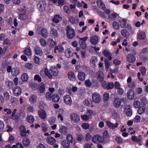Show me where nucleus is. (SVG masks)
Listing matches in <instances>:
<instances>
[{
	"instance_id": "3",
	"label": "nucleus",
	"mask_w": 148,
	"mask_h": 148,
	"mask_svg": "<svg viewBox=\"0 0 148 148\" xmlns=\"http://www.w3.org/2000/svg\"><path fill=\"white\" fill-rule=\"evenodd\" d=\"M79 39V43L80 47L83 49H84L87 47V45L85 41L87 40L88 37L85 36L83 38L78 37Z\"/></svg>"
},
{
	"instance_id": "6",
	"label": "nucleus",
	"mask_w": 148,
	"mask_h": 148,
	"mask_svg": "<svg viewBox=\"0 0 148 148\" xmlns=\"http://www.w3.org/2000/svg\"><path fill=\"white\" fill-rule=\"evenodd\" d=\"M46 6L45 1H40L37 5L38 8L40 11L45 10Z\"/></svg>"
},
{
	"instance_id": "38",
	"label": "nucleus",
	"mask_w": 148,
	"mask_h": 148,
	"mask_svg": "<svg viewBox=\"0 0 148 148\" xmlns=\"http://www.w3.org/2000/svg\"><path fill=\"white\" fill-rule=\"evenodd\" d=\"M50 71L53 74V75L54 76H57L58 73V71L56 68H52L50 69Z\"/></svg>"
},
{
	"instance_id": "10",
	"label": "nucleus",
	"mask_w": 148,
	"mask_h": 148,
	"mask_svg": "<svg viewBox=\"0 0 148 148\" xmlns=\"http://www.w3.org/2000/svg\"><path fill=\"white\" fill-rule=\"evenodd\" d=\"M64 101L66 105H71L72 102V100L71 96L69 95H66L64 96Z\"/></svg>"
},
{
	"instance_id": "63",
	"label": "nucleus",
	"mask_w": 148,
	"mask_h": 148,
	"mask_svg": "<svg viewBox=\"0 0 148 148\" xmlns=\"http://www.w3.org/2000/svg\"><path fill=\"white\" fill-rule=\"evenodd\" d=\"M140 117L138 115L136 116L133 119L134 123H138L140 121Z\"/></svg>"
},
{
	"instance_id": "26",
	"label": "nucleus",
	"mask_w": 148,
	"mask_h": 148,
	"mask_svg": "<svg viewBox=\"0 0 148 148\" xmlns=\"http://www.w3.org/2000/svg\"><path fill=\"white\" fill-rule=\"evenodd\" d=\"M61 145L64 148H70V143L66 140H64L61 142Z\"/></svg>"
},
{
	"instance_id": "58",
	"label": "nucleus",
	"mask_w": 148,
	"mask_h": 148,
	"mask_svg": "<svg viewBox=\"0 0 148 148\" xmlns=\"http://www.w3.org/2000/svg\"><path fill=\"white\" fill-rule=\"evenodd\" d=\"M82 127L84 129L87 130L89 128L90 125L87 123H84L82 124Z\"/></svg>"
},
{
	"instance_id": "9",
	"label": "nucleus",
	"mask_w": 148,
	"mask_h": 148,
	"mask_svg": "<svg viewBox=\"0 0 148 148\" xmlns=\"http://www.w3.org/2000/svg\"><path fill=\"white\" fill-rule=\"evenodd\" d=\"M126 58L127 61L130 63H133L136 61L135 56L132 53H129L126 56Z\"/></svg>"
},
{
	"instance_id": "54",
	"label": "nucleus",
	"mask_w": 148,
	"mask_h": 148,
	"mask_svg": "<svg viewBox=\"0 0 148 148\" xmlns=\"http://www.w3.org/2000/svg\"><path fill=\"white\" fill-rule=\"evenodd\" d=\"M140 105V102L138 100L135 101L133 103V106L136 108H138Z\"/></svg>"
},
{
	"instance_id": "23",
	"label": "nucleus",
	"mask_w": 148,
	"mask_h": 148,
	"mask_svg": "<svg viewBox=\"0 0 148 148\" xmlns=\"http://www.w3.org/2000/svg\"><path fill=\"white\" fill-rule=\"evenodd\" d=\"M47 143L50 145H53L56 142V140L52 136H49L46 138Z\"/></svg>"
},
{
	"instance_id": "34",
	"label": "nucleus",
	"mask_w": 148,
	"mask_h": 148,
	"mask_svg": "<svg viewBox=\"0 0 148 148\" xmlns=\"http://www.w3.org/2000/svg\"><path fill=\"white\" fill-rule=\"evenodd\" d=\"M121 35L126 38H128L130 36V34L125 29H123L121 31Z\"/></svg>"
},
{
	"instance_id": "13",
	"label": "nucleus",
	"mask_w": 148,
	"mask_h": 148,
	"mask_svg": "<svg viewBox=\"0 0 148 148\" xmlns=\"http://www.w3.org/2000/svg\"><path fill=\"white\" fill-rule=\"evenodd\" d=\"M21 89L18 86H16L14 87L13 89V93L16 96L19 95L21 94Z\"/></svg>"
},
{
	"instance_id": "46",
	"label": "nucleus",
	"mask_w": 148,
	"mask_h": 148,
	"mask_svg": "<svg viewBox=\"0 0 148 148\" xmlns=\"http://www.w3.org/2000/svg\"><path fill=\"white\" fill-rule=\"evenodd\" d=\"M109 97L108 93V92L105 93L103 95V99L104 102H107L109 100Z\"/></svg>"
},
{
	"instance_id": "60",
	"label": "nucleus",
	"mask_w": 148,
	"mask_h": 148,
	"mask_svg": "<svg viewBox=\"0 0 148 148\" xmlns=\"http://www.w3.org/2000/svg\"><path fill=\"white\" fill-rule=\"evenodd\" d=\"M132 140L134 142H139L141 141V140L139 138H137L136 136H133L131 138Z\"/></svg>"
},
{
	"instance_id": "55",
	"label": "nucleus",
	"mask_w": 148,
	"mask_h": 148,
	"mask_svg": "<svg viewBox=\"0 0 148 148\" xmlns=\"http://www.w3.org/2000/svg\"><path fill=\"white\" fill-rule=\"evenodd\" d=\"M91 135L89 133H87L85 135V139L86 141L87 142L90 140L91 138Z\"/></svg>"
},
{
	"instance_id": "17",
	"label": "nucleus",
	"mask_w": 148,
	"mask_h": 148,
	"mask_svg": "<svg viewBox=\"0 0 148 148\" xmlns=\"http://www.w3.org/2000/svg\"><path fill=\"white\" fill-rule=\"evenodd\" d=\"M73 53V51L72 48H68L65 50V55L67 58H69L72 56Z\"/></svg>"
},
{
	"instance_id": "24",
	"label": "nucleus",
	"mask_w": 148,
	"mask_h": 148,
	"mask_svg": "<svg viewBox=\"0 0 148 148\" xmlns=\"http://www.w3.org/2000/svg\"><path fill=\"white\" fill-rule=\"evenodd\" d=\"M47 42L49 47L50 48H53L57 44L56 42L51 38L49 39Z\"/></svg>"
},
{
	"instance_id": "37",
	"label": "nucleus",
	"mask_w": 148,
	"mask_h": 148,
	"mask_svg": "<svg viewBox=\"0 0 148 148\" xmlns=\"http://www.w3.org/2000/svg\"><path fill=\"white\" fill-rule=\"evenodd\" d=\"M126 21L127 20L124 19H123L122 20H119V22L121 27L122 28L125 27L126 25Z\"/></svg>"
},
{
	"instance_id": "49",
	"label": "nucleus",
	"mask_w": 148,
	"mask_h": 148,
	"mask_svg": "<svg viewBox=\"0 0 148 148\" xmlns=\"http://www.w3.org/2000/svg\"><path fill=\"white\" fill-rule=\"evenodd\" d=\"M41 126L42 130L44 132H46L47 131L48 129L46 123H42L41 124Z\"/></svg>"
},
{
	"instance_id": "11",
	"label": "nucleus",
	"mask_w": 148,
	"mask_h": 148,
	"mask_svg": "<svg viewBox=\"0 0 148 148\" xmlns=\"http://www.w3.org/2000/svg\"><path fill=\"white\" fill-rule=\"evenodd\" d=\"M34 51L36 54L39 56H41L43 54V52L41 47L38 46L36 45L34 48Z\"/></svg>"
},
{
	"instance_id": "28",
	"label": "nucleus",
	"mask_w": 148,
	"mask_h": 148,
	"mask_svg": "<svg viewBox=\"0 0 148 148\" xmlns=\"http://www.w3.org/2000/svg\"><path fill=\"white\" fill-rule=\"evenodd\" d=\"M138 38L140 40H143L145 38L146 34L143 32H139L138 34Z\"/></svg>"
},
{
	"instance_id": "33",
	"label": "nucleus",
	"mask_w": 148,
	"mask_h": 148,
	"mask_svg": "<svg viewBox=\"0 0 148 148\" xmlns=\"http://www.w3.org/2000/svg\"><path fill=\"white\" fill-rule=\"evenodd\" d=\"M62 18L59 15H55L52 19L53 22L56 23H58L59 21L61 20Z\"/></svg>"
},
{
	"instance_id": "41",
	"label": "nucleus",
	"mask_w": 148,
	"mask_h": 148,
	"mask_svg": "<svg viewBox=\"0 0 148 148\" xmlns=\"http://www.w3.org/2000/svg\"><path fill=\"white\" fill-rule=\"evenodd\" d=\"M38 88L40 92L43 93L45 90V86L44 83H41L39 85Z\"/></svg>"
},
{
	"instance_id": "61",
	"label": "nucleus",
	"mask_w": 148,
	"mask_h": 148,
	"mask_svg": "<svg viewBox=\"0 0 148 148\" xmlns=\"http://www.w3.org/2000/svg\"><path fill=\"white\" fill-rule=\"evenodd\" d=\"M118 14L116 13H114L109 15L108 17L110 20L116 18Z\"/></svg>"
},
{
	"instance_id": "35",
	"label": "nucleus",
	"mask_w": 148,
	"mask_h": 148,
	"mask_svg": "<svg viewBox=\"0 0 148 148\" xmlns=\"http://www.w3.org/2000/svg\"><path fill=\"white\" fill-rule=\"evenodd\" d=\"M48 69L47 68L42 69L40 71V73L42 77H45Z\"/></svg>"
},
{
	"instance_id": "48",
	"label": "nucleus",
	"mask_w": 148,
	"mask_h": 148,
	"mask_svg": "<svg viewBox=\"0 0 148 148\" xmlns=\"http://www.w3.org/2000/svg\"><path fill=\"white\" fill-rule=\"evenodd\" d=\"M145 110V108L144 106L140 107L138 110V113L139 114L141 115L143 114Z\"/></svg>"
},
{
	"instance_id": "56",
	"label": "nucleus",
	"mask_w": 148,
	"mask_h": 148,
	"mask_svg": "<svg viewBox=\"0 0 148 148\" xmlns=\"http://www.w3.org/2000/svg\"><path fill=\"white\" fill-rule=\"evenodd\" d=\"M6 84L9 87V88H12L13 87V84L12 81H7L6 82Z\"/></svg>"
},
{
	"instance_id": "4",
	"label": "nucleus",
	"mask_w": 148,
	"mask_h": 148,
	"mask_svg": "<svg viewBox=\"0 0 148 148\" xmlns=\"http://www.w3.org/2000/svg\"><path fill=\"white\" fill-rule=\"evenodd\" d=\"M92 140L94 143L97 144L98 142H103L104 139L100 135L96 134L92 136Z\"/></svg>"
},
{
	"instance_id": "22",
	"label": "nucleus",
	"mask_w": 148,
	"mask_h": 148,
	"mask_svg": "<svg viewBox=\"0 0 148 148\" xmlns=\"http://www.w3.org/2000/svg\"><path fill=\"white\" fill-rule=\"evenodd\" d=\"M124 111L127 116H130L132 115V109L129 106H125Z\"/></svg>"
},
{
	"instance_id": "62",
	"label": "nucleus",
	"mask_w": 148,
	"mask_h": 148,
	"mask_svg": "<svg viewBox=\"0 0 148 148\" xmlns=\"http://www.w3.org/2000/svg\"><path fill=\"white\" fill-rule=\"evenodd\" d=\"M56 118L54 117H51L49 119V123L52 125L56 122Z\"/></svg>"
},
{
	"instance_id": "51",
	"label": "nucleus",
	"mask_w": 148,
	"mask_h": 148,
	"mask_svg": "<svg viewBox=\"0 0 148 148\" xmlns=\"http://www.w3.org/2000/svg\"><path fill=\"white\" fill-rule=\"evenodd\" d=\"M18 102L17 99L16 98L12 97L11 98V103L12 105L15 106L16 105H17Z\"/></svg>"
},
{
	"instance_id": "19",
	"label": "nucleus",
	"mask_w": 148,
	"mask_h": 148,
	"mask_svg": "<svg viewBox=\"0 0 148 148\" xmlns=\"http://www.w3.org/2000/svg\"><path fill=\"white\" fill-rule=\"evenodd\" d=\"M96 77L99 81H101L104 79V75L103 72L101 71H98L97 73Z\"/></svg>"
},
{
	"instance_id": "2",
	"label": "nucleus",
	"mask_w": 148,
	"mask_h": 148,
	"mask_svg": "<svg viewBox=\"0 0 148 148\" xmlns=\"http://www.w3.org/2000/svg\"><path fill=\"white\" fill-rule=\"evenodd\" d=\"M92 101L97 104L100 103L101 100L100 95L96 92H94L92 94Z\"/></svg>"
},
{
	"instance_id": "27",
	"label": "nucleus",
	"mask_w": 148,
	"mask_h": 148,
	"mask_svg": "<svg viewBox=\"0 0 148 148\" xmlns=\"http://www.w3.org/2000/svg\"><path fill=\"white\" fill-rule=\"evenodd\" d=\"M68 78L71 81H74L76 78L74 73L72 71H70L68 73Z\"/></svg>"
},
{
	"instance_id": "7",
	"label": "nucleus",
	"mask_w": 148,
	"mask_h": 148,
	"mask_svg": "<svg viewBox=\"0 0 148 148\" xmlns=\"http://www.w3.org/2000/svg\"><path fill=\"white\" fill-rule=\"evenodd\" d=\"M124 101L123 99H121L118 97L115 98L113 102L114 105L116 108H118L121 105V103L123 101Z\"/></svg>"
},
{
	"instance_id": "53",
	"label": "nucleus",
	"mask_w": 148,
	"mask_h": 148,
	"mask_svg": "<svg viewBox=\"0 0 148 148\" xmlns=\"http://www.w3.org/2000/svg\"><path fill=\"white\" fill-rule=\"evenodd\" d=\"M112 116L115 119H118L120 118V116L119 114L115 112L112 113Z\"/></svg>"
},
{
	"instance_id": "21",
	"label": "nucleus",
	"mask_w": 148,
	"mask_h": 148,
	"mask_svg": "<svg viewBox=\"0 0 148 148\" xmlns=\"http://www.w3.org/2000/svg\"><path fill=\"white\" fill-rule=\"evenodd\" d=\"M57 50L60 53H63L64 49L63 46L61 45H59L55 47L54 52L55 53H57Z\"/></svg>"
},
{
	"instance_id": "43",
	"label": "nucleus",
	"mask_w": 148,
	"mask_h": 148,
	"mask_svg": "<svg viewBox=\"0 0 148 148\" xmlns=\"http://www.w3.org/2000/svg\"><path fill=\"white\" fill-rule=\"evenodd\" d=\"M66 139L67 141L69 142L70 143H72L74 141V139H73L72 136L70 134H67L66 137Z\"/></svg>"
},
{
	"instance_id": "18",
	"label": "nucleus",
	"mask_w": 148,
	"mask_h": 148,
	"mask_svg": "<svg viewBox=\"0 0 148 148\" xmlns=\"http://www.w3.org/2000/svg\"><path fill=\"white\" fill-rule=\"evenodd\" d=\"M86 76V74L84 72L81 71L78 73L77 78L79 80L84 81L85 79Z\"/></svg>"
},
{
	"instance_id": "52",
	"label": "nucleus",
	"mask_w": 148,
	"mask_h": 148,
	"mask_svg": "<svg viewBox=\"0 0 148 148\" xmlns=\"http://www.w3.org/2000/svg\"><path fill=\"white\" fill-rule=\"evenodd\" d=\"M101 83V84L102 87L105 89H106L107 87V84L106 82L104 81L103 79L101 80V81H99Z\"/></svg>"
},
{
	"instance_id": "44",
	"label": "nucleus",
	"mask_w": 148,
	"mask_h": 148,
	"mask_svg": "<svg viewBox=\"0 0 148 148\" xmlns=\"http://www.w3.org/2000/svg\"><path fill=\"white\" fill-rule=\"evenodd\" d=\"M41 33L42 36L44 37H47L48 35L47 30L45 29H42L41 31Z\"/></svg>"
},
{
	"instance_id": "5",
	"label": "nucleus",
	"mask_w": 148,
	"mask_h": 148,
	"mask_svg": "<svg viewBox=\"0 0 148 148\" xmlns=\"http://www.w3.org/2000/svg\"><path fill=\"white\" fill-rule=\"evenodd\" d=\"M71 119L72 121L75 123H77L80 121L79 116L74 113L71 114Z\"/></svg>"
},
{
	"instance_id": "36",
	"label": "nucleus",
	"mask_w": 148,
	"mask_h": 148,
	"mask_svg": "<svg viewBox=\"0 0 148 148\" xmlns=\"http://www.w3.org/2000/svg\"><path fill=\"white\" fill-rule=\"evenodd\" d=\"M22 143L24 146H27L29 144L30 141L28 138H24L23 139Z\"/></svg>"
},
{
	"instance_id": "20",
	"label": "nucleus",
	"mask_w": 148,
	"mask_h": 148,
	"mask_svg": "<svg viewBox=\"0 0 148 148\" xmlns=\"http://www.w3.org/2000/svg\"><path fill=\"white\" fill-rule=\"evenodd\" d=\"M59 132L61 134L66 135L67 134V128L65 126H62L60 128Z\"/></svg>"
},
{
	"instance_id": "45",
	"label": "nucleus",
	"mask_w": 148,
	"mask_h": 148,
	"mask_svg": "<svg viewBox=\"0 0 148 148\" xmlns=\"http://www.w3.org/2000/svg\"><path fill=\"white\" fill-rule=\"evenodd\" d=\"M4 99L6 101H8L10 100V96L8 92H5L3 93Z\"/></svg>"
},
{
	"instance_id": "12",
	"label": "nucleus",
	"mask_w": 148,
	"mask_h": 148,
	"mask_svg": "<svg viewBox=\"0 0 148 148\" xmlns=\"http://www.w3.org/2000/svg\"><path fill=\"white\" fill-rule=\"evenodd\" d=\"M38 115L42 119H45L46 117L47 114L43 109H40L38 111Z\"/></svg>"
},
{
	"instance_id": "14",
	"label": "nucleus",
	"mask_w": 148,
	"mask_h": 148,
	"mask_svg": "<svg viewBox=\"0 0 148 148\" xmlns=\"http://www.w3.org/2000/svg\"><path fill=\"white\" fill-rule=\"evenodd\" d=\"M99 41L98 37L95 35L91 37L90 38V43L93 45H95Z\"/></svg>"
},
{
	"instance_id": "50",
	"label": "nucleus",
	"mask_w": 148,
	"mask_h": 148,
	"mask_svg": "<svg viewBox=\"0 0 148 148\" xmlns=\"http://www.w3.org/2000/svg\"><path fill=\"white\" fill-rule=\"evenodd\" d=\"M28 79V76L27 74L25 73H23L21 76V79L23 82L27 81Z\"/></svg>"
},
{
	"instance_id": "39",
	"label": "nucleus",
	"mask_w": 148,
	"mask_h": 148,
	"mask_svg": "<svg viewBox=\"0 0 148 148\" xmlns=\"http://www.w3.org/2000/svg\"><path fill=\"white\" fill-rule=\"evenodd\" d=\"M26 119L27 121L29 123H32L34 121V116L31 115H29L27 116Z\"/></svg>"
},
{
	"instance_id": "29",
	"label": "nucleus",
	"mask_w": 148,
	"mask_h": 148,
	"mask_svg": "<svg viewBox=\"0 0 148 148\" xmlns=\"http://www.w3.org/2000/svg\"><path fill=\"white\" fill-rule=\"evenodd\" d=\"M97 5L99 7L102 9L104 10L105 8V5L103 2L101 0H97Z\"/></svg>"
},
{
	"instance_id": "47",
	"label": "nucleus",
	"mask_w": 148,
	"mask_h": 148,
	"mask_svg": "<svg viewBox=\"0 0 148 148\" xmlns=\"http://www.w3.org/2000/svg\"><path fill=\"white\" fill-rule=\"evenodd\" d=\"M24 53L28 56H30L32 54V51L30 48L25 49L24 51Z\"/></svg>"
},
{
	"instance_id": "15",
	"label": "nucleus",
	"mask_w": 148,
	"mask_h": 148,
	"mask_svg": "<svg viewBox=\"0 0 148 148\" xmlns=\"http://www.w3.org/2000/svg\"><path fill=\"white\" fill-rule=\"evenodd\" d=\"M20 134L22 137H25L27 134L25 127L23 125L21 126L20 127Z\"/></svg>"
},
{
	"instance_id": "25",
	"label": "nucleus",
	"mask_w": 148,
	"mask_h": 148,
	"mask_svg": "<svg viewBox=\"0 0 148 148\" xmlns=\"http://www.w3.org/2000/svg\"><path fill=\"white\" fill-rule=\"evenodd\" d=\"M20 72V70L18 67H15L12 68V74L13 75L16 76L19 74Z\"/></svg>"
},
{
	"instance_id": "32",
	"label": "nucleus",
	"mask_w": 148,
	"mask_h": 148,
	"mask_svg": "<svg viewBox=\"0 0 148 148\" xmlns=\"http://www.w3.org/2000/svg\"><path fill=\"white\" fill-rule=\"evenodd\" d=\"M127 95L129 99H133L134 97V92L132 90H130L127 92Z\"/></svg>"
},
{
	"instance_id": "30",
	"label": "nucleus",
	"mask_w": 148,
	"mask_h": 148,
	"mask_svg": "<svg viewBox=\"0 0 148 148\" xmlns=\"http://www.w3.org/2000/svg\"><path fill=\"white\" fill-rule=\"evenodd\" d=\"M69 20L71 23L73 24H77L79 22V20L77 17L73 18L72 16L69 17Z\"/></svg>"
},
{
	"instance_id": "64",
	"label": "nucleus",
	"mask_w": 148,
	"mask_h": 148,
	"mask_svg": "<svg viewBox=\"0 0 148 148\" xmlns=\"http://www.w3.org/2000/svg\"><path fill=\"white\" fill-rule=\"evenodd\" d=\"M81 117L82 120L85 121H87L90 119V117H89V116L87 114L82 115L81 116Z\"/></svg>"
},
{
	"instance_id": "8",
	"label": "nucleus",
	"mask_w": 148,
	"mask_h": 148,
	"mask_svg": "<svg viewBox=\"0 0 148 148\" xmlns=\"http://www.w3.org/2000/svg\"><path fill=\"white\" fill-rule=\"evenodd\" d=\"M106 123L107 126L109 128L112 129H114L115 128H117L119 125L118 123H116L114 124L109 121H106Z\"/></svg>"
},
{
	"instance_id": "1",
	"label": "nucleus",
	"mask_w": 148,
	"mask_h": 148,
	"mask_svg": "<svg viewBox=\"0 0 148 148\" xmlns=\"http://www.w3.org/2000/svg\"><path fill=\"white\" fill-rule=\"evenodd\" d=\"M66 31L67 36L68 38L72 39L74 38L75 36V32L73 29L68 25L66 26Z\"/></svg>"
},
{
	"instance_id": "42",
	"label": "nucleus",
	"mask_w": 148,
	"mask_h": 148,
	"mask_svg": "<svg viewBox=\"0 0 148 148\" xmlns=\"http://www.w3.org/2000/svg\"><path fill=\"white\" fill-rule=\"evenodd\" d=\"M37 99V97L36 95H32L30 97L29 100L31 102L33 103L36 102Z\"/></svg>"
},
{
	"instance_id": "59",
	"label": "nucleus",
	"mask_w": 148,
	"mask_h": 148,
	"mask_svg": "<svg viewBox=\"0 0 148 148\" xmlns=\"http://www.w3.org/2000/svg\"><path fill=\"white\" fill-rule=\"evenodd\" d=\"M112 26L115 29H118L119 28V23L116 22L114 21L113 22Z\"/></svg>"
},
{
	"instance_id": "40",
	"label": "nucleus",
	"mask_w": 148,
	"mask_h": 148,
	"mask_svg": "<svg viewBox=\"0 0 148 148\" xmlns=\"http://www.w3.org/2000/svg\"><path fill=\"white\" fill-rule=\"evenodd\" d=\"M60 99V97L58 95L55 94L52 96V99L54 102H58Z\"/></svg>"
},
{
	"instance_id": "16",
	"label": "nucleus",
	"mask_w": 148,
	"mask_h": 148,
	"mask_svg": "<svg viewBox=\"0 0 148 148\" xmlns=\"http://www.w3.org/2000/svg\"><path fill=\"white\" fill-rule=\"evenodd\" d=\"M97 62V58L95 56L92 57L90 61V65L92 66H95L96 65Z\"/></svg>"
},
{
	"instance_id": "31",
	"label": "nucleus",
	"mask_w": 148,
	"mask_h": 148,
	"mask_svg": "<svg viewBox=\"0 0 148 148\" xmlns=\"http://www.w3.org/2000/svg\"><path fill=\"white\" fill-rule=\"evenodd\" d=\"M51 35L53 38L56 37L58 36V32L54 28H52L50 32Z\"/></svg>"
},
{
	"instance_id": "57",
	"label": "nucleus",
	"mask_w": 148,
	"mask_h": 148,
	"mask_svg": "<svg viewBox=\"0 0 148 148\" xmlns=\"http://www.w3.org/2000/svg\"><path fill=\"white\" fill-rule=\"evenodd\" d=\"M12 148H23V147L21 143H17L16 145H13Z\"/></svg>"
}]
</instances>
